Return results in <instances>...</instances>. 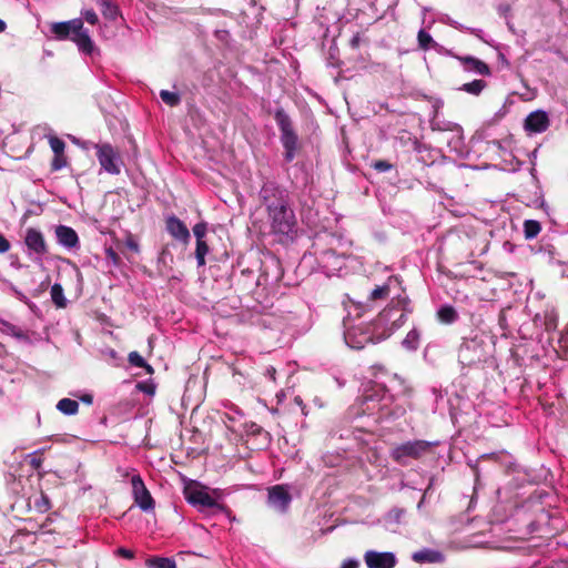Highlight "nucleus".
Masks as SVG:
<instances>
[{
    "label": "nucleus",
    "instance_id": "79ce46f5",
    "mask_svg": "<svg viewBox=\"0 0 568 568\" xmlns=\"http://www.w3.org/2000/svg\"><path fill=\"white\" fill-rule=\"evenodd\" d=\"M3 284L6 285V290L9 291L12 295H14L20 302H28V296L24 293H22L13 283L6 280L3 281Z\"/></svg>",
    "mask_w": 568,
    "mask_h": 568
},
{
    "label": "nucleus",
    "instance_id": "13d9d810",
    "mask_svg": "<svg viewBox=\"0 0 568 568\" xmlns=\"http://www.w3.org/2000/svg\"><path fill=\"white\" fill-rule=\"evenodd\" d=\"M139 388L144 392L145 394H153L154 388L150 386H143L142 384H139Z\"/></svg>",
    "mask_w": 568,
    "mask_h": 568
},
{
    "label": "nucleus",
    "instance_id": "ea45409f",
    "mask_svg": "<svg viewBox=\"0 0 568 568\" xmlns=\"http://www.w3.org/2000/svg\"><path fill=\"white\" fill-rule=\"evenodd\" d=\"M209 253V246L204 240L196 241V248H195V258L197 266H204L205 265V256Z\"/></svg>",
    "mask_w": 568,
    "mask_h": 568
},
{
    "label": "nucleus",
    "instance_id": "4be33fe9",
    "mask_svg": "<svg viewBox=\"0 0 568 568\" xmlns=\"http://www.w3.org/2000/svg\"><path fill=\"white\" fill-rule=\"evenodd\" d=\"M442 140L446 142L449 151L456 153L458 156H464L467 153L464 131L460 125L450 133L443 135Z\"/></svg>",
    "mask_w": 568,
    "mask_h": 568
},
{
    "label": "nucleus",
    "instance_id": "c756f323",
    "mask_svg": "<svg viewBox=\"0 0 568 568\" xmlns=\"http://www.w3.org/2000/svg\"><path fill=\"white\" fill-rule=\"evenodd\" d=\"M100 8L102 16L110 21H114L120 14L119 7L110 0H94Z\"/></svg>",
    "mask_w": 568,
    "mask_h": 568
},
{
    "label": "nucleus",
    "instance_id": "bb28decb",
    "mask_svg": "<svg viewBox=\"0 0 568 568\" xmlns=\"http://www.w3.org/2000/svg\"><path fill=\"white\" fill-rule=\"evenodd\" d=\"M412 559L415 562L424 564H435V562H442L444 560V555L435 549L424 548L422 550L415 551L412 555Z\"/></svg>",
    "mask_w": 568,
    "mask_h": 568
},
{
    "label": "nucleus",
    "instance_id": "603ef678",
    "mask_svg": "<svg viewBox=\"0 0 568 568\" xmlns=\"http://www.w3.org/2000/svg\"><path fill=\"white\" fill-rule=\"evenodd\" d=\"M10 242L3 234L0 233V254L7 253L10 250Z\"/></svg>",
    "mask_w": 568,
    "mask_h": 568
},
{
    "label": "nucleus",
    "instance_id": "0e129e2a",
    "mask_svg": "<svg viewBox=\"0 0 568 568\" xmlns=\"http://www.w3.org/2000/svg\"><path fill=\"white\" fill-rule=\"evenodd\" d=\"M227 34H229V32H227V31H225V30H219V31H216V36H217V38H220V39H224V38H225V36H227Z\"/></svg>",
    "mask_w": 568,
    "mask_h": 568
},
{
    "label": "nucleus",
    "instance_id": "58836bf2",
    "mask_svg": "<svg viewBox=\"0 0 568 568\" xmlns=\"http://www.w3.org/2000/svg\"><path fill=\"white\" fill-rule=\"evenodd\" d=\"M160 98L169 106H176L181 103V97L178 92L161 90Z\"/></svg>",
    "mask_w": 568,
    "mask_h": 568
},
{
    "label": "nucleus",
    "instance_id": "2eb2a0df",
    "mask_svg": "<svg viewBox=\"0 0 568 568\" xmlns=\"http://www.w3.org/2000/svg\"><path fill=\"white\" fill-rule=\"evenodd\" d=\"M404 288L402 287V280L398 276H389L386 283L376 286L369 294L371 301L385 300L388 296H396L403 294Z\"/></svg>",
    "mask_w": 568,
    "mask_h": 568
},
{
    "label": "nucleus",
    "instance_id": "49530a36",
    "mask_svg": "<svg viewBox=\"0 0 568 568\" xmlns=\"http://www.w3.org/2000/svg\"><path fill=\"white\" fill-rule=\"evenodd\" d=\"M82 18L90 24L95 26L99 22L98 14L93 9H84L81 11Z\"/></svg>",
    "mask_w": 568,
    "mask_h": 568
},
{
    "label": "nucleus",
    "instance_id": "864d4df0",
    "mask_svg": "<svg viewBox=\"0 0 568 568\" xmlns=\"http://www.w3.org/2000/svg\"><path fill=\"white\" fill-rule=\"evenodd\" d=\"M414 150H415L418 154H420V156H419V159H418V160H419V161H422L423 163H426V160H425V158L423 156V153H424L425 151H427V148H426L424 144H422V143H419V142H416V143H415V148H414Z\"/></svg>",
    "mask_w": 568,
    "mask_h": 568
},
{
    "label": "nucleus",
    "instance_id": "aec40b11",
    "mask_svg": "<svg viewBox=\"0 0 568 568\" xmlns=\"http://www.w3.org/2000/svg\"><path fill=\"white\" fill-rule=\"evenodd\" d=\"M81 21L82 18H75L69 21L54 22L51 24V32L58 40H71V36L81 30Z\"/></svg>",
    "mask_w": 568,
    "mask_h": 568
},
{
    "label": "nucleus",
    "instance_id": "412c9836",
    "mask_svg": "<svg viewBox=\"0 0 568 568\" xmlns=\"http://www.w3.org/2000/svg\"><path fill=\"white\" fill-rule=\"evenodd\" d=\"M549 126V118L547 112L537 110L528 114L525 120V129L529 133H542Z\"/></svg>",
    "mask_w": 568,
    "mask_h": 568
},
{
    "label": "nucleus",
    "instance_id": "052dcab7",
    "mask_svg": "<svg viewBox=\"0 0 568 568\" xmlns=\"http://www.w3.org/2000/svg\"><path fill=\"white\" fill-rule=\"evenodd\" d=\"M294 402H295V403H296V404L302 408V413H303V415H306V413H305V410H304V409H305V406H304V404H303L302 398H301L300 396H296V397L294 398Z\"/></svg>",
    "mask_w": 568,
    "mask_h": 568
},
{
    "label": "nucleus",
    "instance_id": "37998d69",
    "mask_svg": "<svg viewBox=\"0 0 568 568\" xmlns=\"http://www.w3.org/2000/svg\"><path fill=\"white\" fill-rule=\"evenodd\" d=\"M49 144L54 154L64 153L65 143L58 136H49Z\"/></svg>",
    "mask_w": 568,
    "mask_h": 568
},
{
    "label": "nucleus",
    "instance_id": "3c124183",
    "mask_svg": "<svg viewBox=\"0 0 568 568\" xmlns=\"http://www.w3.org/2000/svg\"><path fill=\"white\" fill-rule=\"evenodd\" d=\"M359 560L356 558H347L342 562L341 568H358Z\"/></svg>",
    "mask_w": 568,
    "mask_h": 568
},
{
    "label": "nucleus",
    "instance_id": "bf43d9fd",
    "mask_svg": "<svg viewBox=\"0 0 568 568\" xmlns=\"http://www.w3.org/2000/svg\"><path fill=\"white\" fill-rule=\"evenodd\" d=\"M126 245H128V247H129V248H131L132 251H135V252H138V251H139V245H138V243H136V242H134V241H132V240L128 241V242H126Z\"/></svg>",
    "mask_w": 568,
    "mask_h": 568
},
{
    "label": "nucleus",
    "instance_id": "20e7f679",
    "mask_svg": "<svg viewBox=\"0 0 568 568\" xmlns=\"http://www.w3.org/2000/svg\"><path fill=\"white\" fill-rule=\"evenodd\" d=\"M274 119L280 130V141L284 149V161L291 163L300 149L298 135L294 129L291 116L283 108H277L274 111Z\"/></svg>",
    "mask_w": 568,
    "mask_h": 568
},
{
    "label": "nucleus",
    "instance_id": "4c0bfd02",
    "mask_svg": "<svg viewBox=\"0 0 568 568\" xmlns=\"http://www.w3.org/2000/svg\"><path fill=\"white\" fill-rule=\"evenodd\" d=\"M541 231L540 223L535 220H526L524 222V234L527 240L535 239Z\"/></svg>",
    "mask_w": 568,
    "mask_h": 568
},
{
    "label": "nucleus",
    "instance_id": "e2e57ef3",
    "mask_svg": "<svg viewBox=\"0 0 568 568\" xmlns=\"http://www.w3.org/2000/svg\"><path fill=\"white\" fill-rule=\"evenodd\" d=\"M24 304L31 310V312L36 313L38 311L37 305L33 302H31L29 297H28V302Z\"/></svg>",
    "mask_w": 568,
    "mask_h": 568
},
{
    "label": "nucleus",
    "instance_id": "680f3d73",
    "mask_svg": "<svg viewBox=\"0 0 568 568\" xmlns=\"http://www.w3.org/2000/svg\"><path fill=\"white\" fill-rule=\"evenodd\" d=\"M275 373H276V371H275V368H274V367H272V366H271V367H268V368L266 369V374H267V376H268L271 379H273V381H275Z\"/></svg>",
    "mask_w": 568,
    "mask_h": 568
},
{
    "label": "nucleus",
    "instance_id": "774afa93",
    "mask_svg": "<svg viewBox=\"0 0 568 568\" xmlns=\"http://www.w3.org/2000/svg\"><path fill=\"white\" fill-rule=\"evenodd\" d=\"M425 501V495L422 497L420 501L417 505V508L420 509Z\"/></svg>",
    "mask_w": 568,
    "mask_h": 568
},
{
    "label": "nucleus",
    "instance_id": "8fccbe9b",
    "mask_svg": "<svg viewBox=\"0 0 568 568\" xmlns=\"http://www.w3.org/2000/svg\"><path fill=\"white\" fill-rule=\"evenodd\" d=\"M497 51V59H498V62L501 64L503 68H506V69H509L510 68V62L509 60L506 58V55L504 54V52L501 51V45L499 44V50H496Z\"/></svg>",
    "mask_w": 568,
    "mask_h": 568
},
{
    "label": "nucleus",
    "instance_id": "6ab92c4d",
    "mask_svg": "<svg viewBox=\"0 0 568 568\" xmlns=\"http://www.w3.org/2000/svg\"><path fill=\"white\" fill-rule=\"evenodd\" d=\"M452 57L456 58L462 63L465 72L475 73L484 77H489L491 74L489 65L476 57L455 54H453Z\"/></svg>",
    "mask_w": 568,
    "mask_h": 568
},
{
    "label": "nucleus",
    "instance_id": "a18cd8bd",
    "mask_svg": "<svg viewBox=\"0 0 568 568\" xmlns=\"http://www.w3.org/2000/svg\"><path fill=\"white\" fill-rule=\"evenodd\" d=\"M206 231H207V225L205 222H200V223H196L194 226H193V234L196 239V241H201V240H204V236L206 234Z\"/></svg>",
    "mask_w": 568,
    "mask_h": 568
},
{
    "label": "nucleus",
    "instance_id": "7c9ffc66",
    "mask_svg": "<svg viewBox=\"0 0 568 568\" xmlns=\"http://www.w3.org/2000/svg\"><path fill=\"white\" fill-rule=\"evenodd\" d=\"M437 317L440 323L453 324L458 318L457 311L449 304L442 305L437 311Z\"/></svg>",
    "mask_w": 568,
    "mask_h": 568
},
{
    "label": "nucleus",
    "instance_id": "6e6d98bb",
    "mask_svg": "<svg viewBox=\"0 0 568 568\" xmlns=\"http://www.w3.org/2000/svg\"><path fill=\"white\" fill-rule=\"evenodd\" d=\"M119 554L122 557L128 558V559H132L134 557L133 551H131L130 549H126V548H120Z\"/></svg>",
    "mask_w": 568,
    "mask_h": 568
},
{
    "label": "nucleus",
    "instance_id": "f3484780",
    "mask_svg": "<svg viewBox=\"0 0 568 568\" xmlns=\"http://www.w3.org/2000/svg\"><path fill=\"white\" fill-rule=\"evenodd\" d=\"M57 243L68 251L80 248V240L77 232L68 225H58L54 230Z\"/></svg>",
    "mask_w": 568,
    "mask_h": 568
},
{
    "label": "nucleus",
    "instance_id": "0eeeda50",
    "mask_svg": "<svg viewBox=\"0 0 568 568\" xmlns=\"http://www.w3.org/2000/svg\"><path fill=\"white\" fill-rule=\"evenodd\" d=\"M437 443L423 439L402 443L390 450V457L399 465L405 466L409 459H418L430 453Z\"/></svg>",
    "mask_w": 568,
    "mask_h": 568
},
{
    "label": "nucleus",
    "instance_id": "423d86ee",
    "mask_svg": "<svg viewBox=\"0 0 568 568\" xmlns=\"http://www.w3.org/2000/svg\"><path fill=\"white\" fill-rule=\"evenodd\" d=\"M344 341L349 348L362 349L368 343L375 344L383 341L377 338L381 331L376 326L375 322L365 326H351L348 321H344Z\"/></svg>",
    "mask_w": 568,
    "mask_h": 568
},
{
    "label": "nucleus",
    "instance_id": "c9c22d12",
    "mask_svg": "<svg viewBox=\"0 0 568 568\" xmlns=\"http://www.w3.org/2000/svg\"><path fill=\"white\" fill-rule=\"evenodd\" d=\"M51 298L52 302L55 304L57 307H65L67 306V298L64 296L63 287L59 283H54L51 286Z\"/></svg>",
    "mask_w": 568,
    "mask_h": 568
},
{
    "label": "nucleus",
    "instance_id": "473e14b6",
    "mask_svg": "<svg viewBox=\"0 0 568 568\" xmlns=\"http://www.w3.org/2000/svg\"><path fill=\"white\" fill-rule=\"evenodd\" d=\"M420 343V332L414 327L412 328L402 342V345L407 351H416Z\"/></svg>",
    "mask_w": 568,
    "mask_h": 568
},
{
    "label": "nucleus",
    "instance_id": "c85d7f7f",
    "mask_svg": "<svg viewBox=\"0 0 568 568\" xmlns=\"http://www.w3.org/2000/svg\"><path fill=\"white\" fill-rule=\"evenodd\" d=\"M406 511L404 508L394 507L383 517L384 526L387 529L393 530L395 526L402 524V519L405 516Z\"/></svg>",
    "mask_w": 568,
    "mask_h": 568
},
{
    "label": "nucleus",
    "instance_id": "1a4fd4ad",
    "mask_svg": "<svg viewBox=\"0 0 568 568\" xmlns=\"http://www.w3.org/2000/svg\"><path fill=\"white\" fill-rule=\"evenodd\" d=\"M271 232L275 235L292 237L297 230V221L293 205L266 214Z\"/></svg>",
    "mask_w": 568,
    "mask_h": 568
},
{
    "label": "nucleus",
    "instance_id": "393cba45",
    "mask_svg": "<svg viewBox=\"0 0 568 568\" xmlns=\"http://www.w3.org/2000/svg\"><path fill=\"white\" fill-rule=\"evenodd\" d=\"M166 230L178 241L186 243L190 240L189 229L174 215L166 219Z\"/></svg>",
    "mask_w": 568,
    "mask_h": 568
},
{
    "label": "nucleus",
    "instance_id": "338daca9",
    "mask_svg": "<svg viewBox=\"0 0 568 568\" xmlns=\"http://www.w3.org/2000/svg\"><path fill=\"white\" fill-rule=\"evenodd\" d=\"M561 275L565 277H568V263L564 264V270L561 272Z\"/></svg>",
    "mask_w": 568,
    "mask_h": 568
},
{
    "label": "nucleus",
    "instance_id": "c03bdc74",
    "mask_svg": "<svg viewBox=\"0 0 568 568\" xmlns=\"http://www.w3.org/2000/svg\"><path fill=\"white\" fill-rule=\"evenodd\" d=\"M67 165V159L64 153L54 154L53 160L51 162L52 171H60Z\"/></svg>",
    "mask_w": 568,
    "mask_h": 568
},
{
    "label": "nucleus",
    "instance_id": "f257e3e1",
    "mask_svg": "<svg viewBox=\"0 0 568 568\" xmlns=\"http://www.w3.org/2000/svg\"><path fill=\"white\" fill-rule=\"evenodd\" d=\"M374 379L359 397L361 412L375 416L377 422L396 419L410 407L413 388L397 374H388L383 366H373Z\"/></svg>",
    "mask_w": 568,
    "mask_h": 568
},
{
    "label": "nucleus",
    "instance_id": "39448f33",
    "mask_svg": "<svg viewBox=\"0 0 568 568\" xmlns=\"http://www.w3.org/2000/svg\"><path fill=\"white\" fill-rule=\"evenodd\" d=\"M258 199L266 214L293 205L291 193L287 187L274 180H266L263 182L258 191Z\"/></svg>",
    "mask_w": 568,
    "mask_h": 568
},
{
    "label": "nucleus",
    "instance_id": "f8f14e48",
    "mask_svg": "<svg viewBox=\"0 0 568 568\" xmlns=\"http://www.w3.org/2000/svg\"><path fill=\"white\" fill-rule=\"evenodd\" d=\"M24 244L27 253L32 261L41 263L43 256L48 253V245L40 230L29 227L26 231Z\"/></svg>",
    "mask_w": 568,
    "mask_h": 568
},
{
    "label": "nucleus",
    "instance_id": "09e8293b",
    "mask_svg": "<svg viewBox=\"0 0 568 568\" xmlns=\"http://www.w3.org/2000/svg\"><path fill=\"white\" fill-rule=\"evenodd\" d=\"M105 256H106V260L110 261L113 266H119L120 257H119L118 253L112 247H109L105 250Z\"/></svg>",
    "mask_w": 568,
    "mask_h": 568
},
{
    "label": "nucleus",
    "instance_id": "a19ab883",
    "mask_svg": "<svg viewBox=\"0 0 568 568\" xmlns=\"http://www.w3.org/2000/svg\"><path fill=\"white\" fill-rule=\"evenodd\" d=\"M246 2L248 8L243 9V13L247 17L252 16L253 18L258 19L264 8L257 4V0H246Z\"/></svg>",
    "mask_w": 568,
    "mask_h": 568
},
{
    "label": "nucleus",
    "instance_id": "4468645a",
    "mask_svg": "<svg viewBox=\"0 0 568 568\" xmlns=\"http://www.w3.org/2000/svg\"><path fill=\"white\" fill-rule=\"evenodd\" d=\"M367 568H394L397 565L396 555L393 551L367 550L364 554Z\"/></svg>",
    "mask_w": 568,
    "mask_h": 568
},
{
    "label": "nucleus",
    "instance_id": "6e6552de",
    "mask_svg": "<svg viewBox=\"0 0 568 568\" xmlns=\"http://www.w3.org/2000/svg\"><path fill=\"white\" fill-rule=\"evenodd\" d=\"M186 501L195 507L205 516L223 513L226 508L219 504L213 496L209 494L205 487H187L184 490Z\"/></svg>",
    "mask_w": 568,
    "mask_h": 568
},
{
    "label": "nucleus",
    "instance_id": "9d476101",
    "mask_svg": "<svg viewBox=\"0 0 568 568\" xmlns=\"http://www.w3.org/2000/svg\"><path fill=\"white\" fill-rule=\"evenodd\" d=\"M485 342L479 336L465 337L458 349V362L462 366H474L485 359Z\"/></svg>",
    "mask_w": 568,
    "mask_h": 568
},
{
    "label": "nucleus",
    "instance_id": "a878e982",
    "mask_svg": "<svg viewBox=\"0 0 568 568\" xmlns=\"http://www.w3.org/2000/svg\"><path fill=\"white\" fill-rule=\"evenodd\" d=\"M417 41H418V47L422 50L427 51V50L432 49V50H434V51H436L437 53H440V54L453 55L450 50H447L442 44L436 42L433 39V37L425 29H420L418 31V33H417Z\"/></svg>",
    "mask_w": 568,
    "mask_h": 568
},
{
    "label": "nucleus",
    "instance_id": "5701e85b",
    "mask_svg": "<svg viewBox=\"0 0 568 568\" xmlns=\"http://www.w3.org/2000/svg\"><path fill=\"white\" fill-rule=\"evenodd\" d=\"M71 41L77 44L79 51L83 54L91 55L95 51V44L90 37L89 30L84 28L83 20L81 21V30L75 31L71 36Z\"/></svg>",
    "mask_w": 568,
    "mask_h": 568
},
{
    "label": "nucleus",
    "instance_id": "dca6fc26",
    "mask_svg": "<svg viewBox=\"0 0 568 568\" xmlns=\"http://www.w3.org/2000/svg\"><path fill=\"white\" fill-rule=\"evenodd\" d=\"M291 501L292 497L284 486L276 485L268 489L267 503L272 508L281 513H285L288 509Z\"/></svg>",
    "mask_w": 568,
    "mask_h": 568
},
{
    "label": "nucleus",
    "instance_id": "5fc2aeb1",
    "mask_svg": "<svg viewBox=\"0 0 568 568\" xmlns=\"http://www.w3.org/2000/svg\"><path fill=\"white\" fill-rule=\"evenodd\" d=\"M361 42H362V37L359 33L354 34L349 41L351 47L354 49H357L359 47Z\"/></svg>",
    "mask_w": 568,
    "mask_h": 568
},
{
    "label": "nucleus",
    "instance_id": "7ed1b4c3",
    "mask_svg": "<svg viewBox=\"0 0 568 568\" xmlns=\"http://www.w3.org/2000/svg\"><path fill=\"white\" fill-rule=\"evenodd\" d=\"M413 313V306L406 294L392 296L389 304L378 314L375 324L381 331L378 339L388 338L394 332L400 328Z\"/></svg>",
    "mask_w": 568,
    "mask_h": 568
},
{
    "label": "nucleus",
    "instance_id": "4d7b16f0",
    "mask_svg": "<svg viewBox=\"0 0 568 568\" xmlns=\"http://www.w3.org/2000/svg\"><path fill=\"white\" fill-rule=\"evenodd\" d=\"M80 400L82 403H85L88 405H91L93 403V396L91 394H84L80 397Z\"/></svg>",
    "mask_w": 568,
    "mask_h": 568
},
{
    "label": "nucleus",
    "instance_id": "9b49d317",
    "mask_svg": "<svg viewBox=\"0 0 568 568\" xmlns=\"http://www.w3.org/2000/svg\"><path fill=\"white\" fill-rule=\"evenodd\" d=\"M101 169L112 175L121 172L122 161L118 151L110 143L94 144Z\"/></svg>",
    "mask_w": 568,
    "mask_h": 568
},
{
    "label": "nucleus",
    "instance_id": "de8ad7c7",
    "mask_svg": "<svg viewBox=\"0 0 568 568\" xmlns=\"http://www.w3.org/2000/svg\"><path fill=\"white\" fill-rule=\"evenodd\" d=\"M372 168L379 173H384L390 171L393 169V164L386 160H377L372 163Z\"/></svg>",
    "mask_w": 568,
    "mask_h": 568
},
{
    "label": "nucleus",
    "instance_id": "69168bd1",
    "mask_svg": "<svg viewBox=\"0 0 568 568\" xmlns=\"http://www.w3.org/2000/svg\"><path fill=\"white\" fill-rule=\"evenodd\" d=\"M7 29V23L4 20L0 19V33L4 32Z\"/></svg>",
    "mask_w": 568,
    "mask_h": 568
},
{
    "label": "nucleus",
    "instance_id": "e433bc0d",
    "mask_svg": "<svg viewBox=\"0 0 568 568\" xmlns=\"http://www.w3.org/2000/svg\"><path fill=\"white\" fill-rule=\"evenodd\" d=\"M129 363L134 367L144 368L146 374H153V367L145 362V359L138 353L131 352L128 356Z\"/></svg>",
    "mask_w": 568,
    "mask_h": 568
},
{
    "label": "nucleus",
    "instance_id": "b1692460",
    "mask_svg": "<svg viewBox=\"0 0 568 568\" xmlns=\"http://www.w3.org/2000/svg\"><path fill=\"white\" fill-rule=\"evenodd\" d=\"M442 106H443V101L442 100H436V102L434 104L435 112H434L433 118L429 121V124H430V129L433 131L440 132V133H443L445 135L447 133H450L456 128H458L459 124L450 122V121H446V120H443V119H439V116H438V109L442 108Z\"/></svg>",
    "mask_w": 568,
    "mask_h": 568
},
{
    "label": "nucleus",
    "instance_id": "cd10ccee",
    "mask_svg": "<svg viewBox=\"0 0 568 568\" xmlns=\"http://www.w3.org/2000/svg\"><path fill=\"white\" fill-rule=\"evenodd\" d=\"M0 332L22 342H30L29 335L12 323L0 320Z\"/></svg>",
    "mask_w": 568,
    "mask_h": 568
},
{
    "label": "nucleus",
    "instance_id": "72a5a7b5",
    "mask_svg": "<svg viewBox=\"0 0 568 568\" xmlns=\"http://www.w3.org/2000/svg\"><path fill=\"white\" fill-rule=\"evenodd\" d=\"M487 87V82L481 79H475L468 83H464L459 90L465 91L471 95H479Z\"/></svg>",
    "mask_w": 568,
    "mask_h": 568
},
{
    "label": "nucleus",
    "instance_id": "f704fd0d",
    "mask_svg": "<svg viewBox=\"0 0 568 568\" xmlns=\"http://www.w3.org/2000/svg\"><path fill=\"white\" fill-rule=\"evenodd\" d=\"M145 565L148 568H176L174 559L168 557H151Z\"/></svg>",
    "mask_w": 568,
    "mask_h": 568
},
{
    "label": "nucleus",
    "instance_id": "2f4dec72",
    "mask_svg": "<svg viewBox=\"0 0 568 568\" xmlns=\"http://www.w3.org/2000/svg\"><path fill=\"white\" fill-rule=\"evenodd\" d=\"M57 409L67 416H73L79 412V403L71 398H62L57 404Z\"/></svg>",
    "mask_w": 568,
    "mask_h": 568
},
{
    "label": "nucleus",
    "instance_id": "f03ea898",
    "mask_svg": "<svg viewBox=\"0 0 568 568\" xmlns=\"http://www.w3.org/2000/svg\"><path fill=\"white\" fill-rule=\"evenodd\" d=\"M339 239L333 234L316 236L311 250L302 257L305 264H316V268L327 276L336 275L345 266L348 255L337 251Z\"/></svg>",
    "mask_w": 568,
    "mask_h": 568
},
{
    "label": "nucleus",
    "instance_id": "ddd939ff",
    "mask_svg": "<svg viewBox=\"0 0 568 568\" xmlns=\"http://www.w3.org/2000/svg\"><path fill=\"white\" fill-rule=\"evenodd\" d=\"M131 486L135 505L144 513L153 511L155 501L139 474L131 477Z\"/></svg>",
    "mask_w": 568,
    "mask_h": 568
},
{
    "label": "nucleus",
    "instance_id": "a211bd4d",
    "mask_svg": "<svg viewBox=\"0 0 568 568\" xmlns=\"http://www.w3.org/2000/svg\"><path fill=\"white\" fill-rule=\"evenodd\" d=\"M440 22H443L454 29H457L462 32H469V33L474 34L476 38H478L480 41H483L484 43L494 48L495 50H499V43H497L493 39L488 38L483 29L466 27V26L459 23L458 21L452 19L449 16H444L440 19Z\"/></svg>",
    "mask_w": 568,
    "mask_h": 568
}]
</instances>
